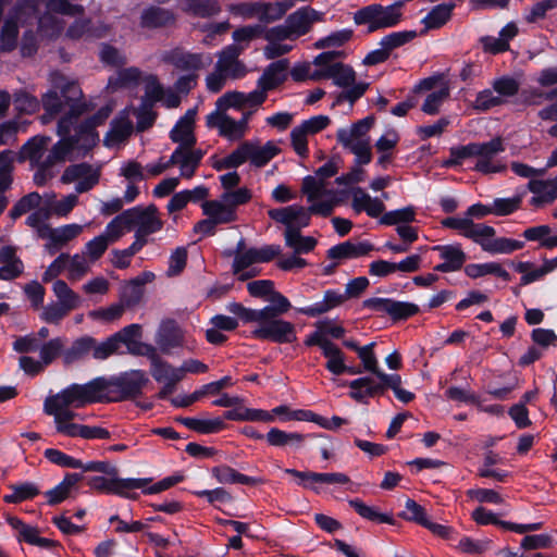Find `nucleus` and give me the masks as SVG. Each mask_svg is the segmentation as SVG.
Listing matches in <instances>:
<instances>
[{"instance_id":"f257e3e1","label":"nucleus","mask_w":557,"mask_h":557,"mask_svg":"<svg viewBox=\"0 0 557 557\" xmlns=\"http://www.w3.org/2000/svg\"><path fill=\"white\" fill-rule=\"evenodd\" d=\"M85 110V104L75 106L70 114L60 119L58 135L62 138L52 146L45 157L48 165L64 162L73 151L86 154L97 145L99 135L96 128L107 121L112 109L109 106L102 107L92 116L78 123V119Z\"/></svg>"},{"instance_id":"f03ea898","label":"nucleus","mask_w":557,"mask_h":557,"mask_svg":"<svg viewBox=\"0 0 557 557\" xmlns=\"http://www.w3.org/2000/svg\"><path fill=\"white\" fill-rule=\"evenodd\" d=\"M269 216L277 223L286 226L284 232L285 245L293 249L295 255L308 253L317 246V239L312 236H302L300 230L309 225V216L302 206H288L271 209Z\"/></svg>"},{"instance_id":"7ed1b4c3","label":"nucleus","mask_w":557,"mask_h":557,"mask_svg":"<svg viewBox=\"0 0 557 557\" xmlns=\"http://www.w3.org/2000/svg\"><path fill=\"white\" fill-rule=\"evenodd\" d=\"M404 4L405 2L400 0L389 5L371 3L357 10L352 20L358 26H367L368 34L392 28L403 21Z\"/></svg>"},{"instance_id":"20e7f679","label":"nucleus","mask_w":557,"mask_h":557,"mask_svg":"<svg viewBox=\"0 0 557 557\" xmlns=\"http://www.w3.org/2000/svg\"><path fill=\"white\" fill-rule=\"evenodd\" d=\"M98 379L103 381L101 388L103 403L135 398L141 394L143 388L149 382L143 370H131L119 376L110 379L99 376Z\"/></svg>"},{"instance_id":"39448f33","label":"nucleus","mask_w":557,"mask_h":557,"mask_svg":"<svg viewBox=\"0 0 557 557\" xmlns=\"http://www.w3.org/2000/svg\"><path fill=\"white\" fill-rule=\"evenodd\" d=\"M103 381L98 377L86 384H72L61 392L48 396L44 405L60 407L82 408L87 404L103 403L101 388Z\"/></svg>"},{"instance_id":"423d86ee","label":"nucleus","mask_w":557,"mask_h":557,"mask_svg":"<svg viewBox=\"0 0 557 557\" xmlns=\"http://www.w3.org/2000/svg\"><path fill=\"white\" fill-rule=\"evenodd\" d=\"M305 345L320 347L322 355L326 358L325 368L334 375H342L344 373L356 375L362 372L359 367L347 366L345 354L330 338H326L322 332H312L305 339Z\"/></svg>"},{"instance_id":"0eeeda50","label":"nucleus","mask_w":557,"mask_h":557,"mask_svg":"<svg viewBox=\"0 0 557 557\" xmlns=\"http://www.w3.org/2000/svg\"><path fill=\"white\" fill-rule=\"evenodd\" d=\"M505 150L503 139L495 137L487 143H471L470 149L466 151L468 154L475 157L476 163L474 170L483 174L499 173L505 170V165L500 164L496 157Z\"/></svg>"},{"instance_id":"6e6552de","label":"nucleus","mask_w":557,"mask_h":557,"mask_svg":"<svg viewBox=\"0 0 557 557\" xmlns=\"http://www.w3.org/2000/svg\"><path fill=\"white\" fill-rule=\"evenodd\" d=\"M150 481L151 479H119L116 476L107 479L96 475L88 480V485L99 492L112 493L122 497L136 499L137 494H131L128 491L144 488Z\"/></svg>"},{"instance_id":"1a4fd4ad","label":"nucleus","mask_w":557,"mask_h":557,"mask_svg":"<svg viewBox=\"0 0 557 557\" xmlns=\"http://www.w3.org/2000/svg\"><path fill=\"white\" fill-rule=\"evenodd\" d=\"M251 336L278 344L293 343L297 339L295 325L280 318L264 319L262 324H258V326L251 331Z\"/></svg>"},{"instance_id":"9d476101","label":"nucleus","mask_w":557,"mask_h":557,"mask_svg":"<svg viewBox=\"0 0 557 557\" xmlns=\"http://www.w3.org/2000/svg\"><path fill=\"white\" fill-rule=\"evenodd\" d=\"M161 61L173 65L176 70L187 73H197L208 66L212 59L208 54L194 53L182 47H175L161 54Z\"/></svg>"},{"instance_id":"9b49d317","label":"nucleus","mask_w":557,"mask_h":557,"mask_svg":"<svg viewBox=\"0 0 557 557\" xmlns=\"http://www.w3.org/2000/svg\"><path fill=\"white\" fill-rule=\"evenodd\" d=\"M125 211L129 228L136 227V234L148 237L163 227V222L154 205L146 208L135 207Z\"/></svg>"},{"instance_id":"f8f14e48","label":"nucleus","mask_w":557,"mask_h":557,"mask_svg":"<svg viewBox=\"0 0 557 557\" xmlns=\"http://www.w3.org/2000/svg\"><path fill=\"white\" fill-rule=\"evenodd\" d=\"M100 174V166L95 168L83 162L67 166L61 176V182L64 184L76 182V193L83 194L89 191L99 183Z\"/></svg>"},{"instance_id":"ddd939ff","label":"nucleus","mask_w":557,"mask_h":557,"mask_svg":"<svg viewBox=\"0 0 557 557\" xmlns=\"http://www.w3.org/2000/svg\"><path fill=\"white\" fill-rule=\"evenodd\" d=\"M251 197V191L242 187L236 190L224 191L218 200H208V207L221 214L219 221L231 223L237 220L236 208L247 203Z\"/></svg>"},{"instance_id":"4468645a","label":"nucleus","mask_w":557,"mask_h":557,"mask_svg":"<svg viewBox=\"0 0 557 557\" xmlns=\"http://www.w3.org/2000/svg\"><path fill=\"white\" fill-rule=\"evenodd\" d=\"M48 13H46L39 21L40 27L47 29L51 27V36H59L63 28V21L55 17L52 13L76 16L84 14V7L79 4H72L67 0H49L47 3Z\"/></svg>"},{"instance_id":"2eb2a0df","label":"nucleus","mask_w":557,"mask_h":557,"mask_svg":"<svg viewBox=\"0 0 557 557\" xmlns=\"http://www.w3.org/2000/svg\"><path fill=\"white\" fill-rule=\"evenodd\" d=\"M363 307L387 313L395 321L406 320L419 312V307L414 304L379 297L366 299Z\"/></svg>"},{"instance_id":"dca6fc26","label":"nucleus","mask_w":557,"mask_h":557,"mask_svg":"<svg viewBox=\"0 0 557 557\" xmlns=\"http://www.w3.org/2000/svg\"><path fill=\"white\" fill-rule=\"evenodd\" d=\"M245 47L242 45H230L219 53V60L215 63L216 70L224 73L230 78H239L246 75V65L239 60V55Z\"/></svg>"},{"instance_id":"f3484780","label":"nucleus","mask_w":557,"mask_h":557,"mask_svg":"<svg viewBox=\"0 0 557 557\" xmlns=\"http://www.w3.org/2000/svg\"><path fill=\"white\" fill-rule=\"evenodd\" d=\"M323 20V13L314 10L310 7H304L289 14L286 18L288 28L292 32L294 38L306 35L312 28L315 22Z\"/></svg>"},{"instance_id":"a211bd4d","label":"nucleus","mask_w":557,"mask_h":557,"mask_svg":"<svg viewBox=\"0 0 557 557\" xmlns=\"http://www.w3.org/2000/svg\"><path fill=\"white\" fill-rule=\"evenodd\" d=\"M196 110H188L175 124L170 133V138L178 144V148H194L196 136L194 134Z\"/></svg>"},{"instance_id":"6ab92c4d","label":"nucleus","mask_w":557,"mask_h":557,"mask_svg":"<svg viewBox=\"0 0 557 557\" xmlns=\"http://www.w3.org/2000/svg\"><path fill=\"white\" fill-rule=\"evenodd\" d=\"M289 62L287 59H281L270 63L257 82L265 92L278 88L288 76Z\"/></svg>"},{"instance_id":"aec40b11","label":"nucleus","mask_w":557,"mask_h":557,"mask_svg":"<svg viewBox=\"0 0 557 557\" xmlns=\"http://www.w3.org/2000/svg\"><path fill=\"white\" fill-rule=\"evenodd\" d=\"M530 191L535 194L531 198V205L534 207H543L553 203L557 199V176L554 180H531L528 184Z\"/></svg>"},{"instance_id":"412c9836","label":"nucleus","mask_w":557,"mask_h":557,"mask_svg":"<svg viewBox=\"0 0 557 557\" xmlns=\"http://www.w3.org/2000/svg\"><path fill=\"white\" fill-rule=\"evenodd\" d=\"M374 246L369 242L352 243L350 240L335 245L327 250V258L333 260L354 259L369 255Z\"/></svg>"},{"instance_id":"4be33fe9","label":"nucleus","mask_w":557,"mask_h":557,"mask_svg":"<svg viewBox=\"0 0 557 557\" xmlns=\"http://www.w3.org/2000/svg\"><path fill=\"white\" fill-rule=\"evenodd\" d=\"M373 116H367L351 125L349 129L341 128L336 134V138L342 146L350 145L356 141H370L367 136L374 124Z\"/></svg>"},{"instance_id":"5701e85b","label":"nucleus","mask_w":557,"mask_h":557,"mask_svg":"<svg viewBox=\"0 0 557 557\" xmlns=\"http://www.w3.org/2000/svg\"><path fill=\"white\" fill-rule=\"evenodd\" d=\"M348 386L349 396L358 403H367L368 398L383 394V385L369 376L356 379Z\"/></svg>"},{"instance_id":"b1692460","label":"nucleus","mask_w":557,"mask_h":557,"mask_svg":"<svg viewBox=\"0 0 557 557\" xmlns=\"http://www.w3.org/2000/svg\"><path fill=\"white\" fill-rule=\"evenodd\" d=\"M180 8L183 12L200 18H210L222 11L218 0H180Z\"/></svg>"},{"instance_id":"393cba45","label":"nucleus","mask_w":557,"mask_h":557,"mask_svg":"<svg viewBox=\"0 0 557 557\" xmlns=\"http://www.w3.org/2000/svg\"><path fill=\"white\" fill-rule=\"evenodd\" d=\"M175 23V15L171 10L160 7L145 9L140 16V25L145 28L166 27Z\"/></svg>"},{"instance_id":"a878e982","label":"nucleus","mask_w":557,"mask_h":557,"mask_svg":"<svg viewBox=\"0 0 557 557\" xmlns=\"http://www.w3.org/2000/svg\"><path fill=\"white\" fill-rule=\"evenodd\" d=\"M18 10L20 7L14 8L11 14L3 23L0 32V52H11L17 46L18 38Z\"/></svg>"},{"instance_id":"bb28decb","label":"nucleus","mask_w":557,"mask_h":557,"mask_svg":"<svg viewBox=\"0 0 557 557\" xmlns=\"http://www.w3.org/2000/svg\"><path fill=\"white\" fill-rule=\"evenodd\" d=\"M183 343V334L181 329L173 320L164 321L157 334V344L163 352L181 346Z\"/></svg>"},{"instance_id":"cd10ccee","label":"nucleus","mask_w":557,"mask_h":557,"mask_svg":"<svg viewBox=\"0 0 557 557\" xmlns=\"http://www.w3.org/2000/svg\"><path fill=\"white\" fill-rule=\"evenodd\" d=\"M346 300L347 295L330 289L324 293L323 299L321 301H318L310 307L301 308L299 309V312L308 317H318L335 307L341 306Z\"/></svg>"},{"instance_id":"c85d7f7f","label":"nucleus","mask_w":557,"mask_h":557,"mask_svg":"<svg viewBox=\"0 0 557 557\" xmlns=\"http://www.w3.org/2000/svg\"><path fill=\"white\" fill-rule=\"evenodd\" d=\"M50 137L35 136L30 138L21 149V157L28 160L32 165L45 162V152L47 150Z\"/></svg>"},{"instance_id":"c756f323","label":"nucleus","mask_w":557,"mask_h":557,"mask_svg":"<svg viewBox=\"0 0 557 557\" xmlns=\"http://www.w3.org/2000/svg\"><path fill=\"white\" fill-rule=\"evenodd\" d=\"M82 232L83 226L79 224H67L54 228L52 240L48 242L45 247L50 255H54L69 242L76 238Z\"/></svg>"},{"instance_id":"7c9ffc66","label":"nucleus","mask_w":557,"mask_h":557,"mask_svg":"<svg viewBox=\"0 0 557 557\" xmlns=\"http://www.w3.org/2000/svg\"><path fill=\"white\" fill-rule=\"evenodd\" d=\"M150 372L158 383L181 382L183 380L181 368L173 367L168 361L162 360L159 355L151 361Z\"/></svg>"},{"instance_id":"2f4dec72","label":"nucleus","mask_w":557,"mask_h":557,"mask_svg":"<svg viewBox=\"0 0 557 557\" xmlns=\"http://www.w3.org/2000/svg\"><path fill=\"white\" fill-rule=\"evenodd\" d=\"M134 126L127 114L123 112L121 116L111 123V129L104 138L107 146H113L126 140L133 133Z\"/></svg>"},{"instance_id":"473e14b6","label":"nucleus","mask_w":557,"mask_h":557,"mask_svg":"<svg viewBox=\"0 0 557 557\" xmlns=\"http://www.w3.org/2000/svg\"><path fill=\"white\" fill-rule=\"evenodd\" d=\"M83 479V475L79 473H67L63 481L58 484L54 488L46 492V497L48 498L49 505H57L65 500L70 494L72 488Z\"/></svg>"},{"instance_id":"72a5a7b5","label":"nucleus","mask_w":557,"mask_h":557,"mask_svg":"<svg viewBox=\"0 0 557 557\" xmlns=\"http://www.w3.org/2000/svg\"><path fill=\"white\" fill-rule=\"evenodd\" d=\"M248 150L249 161L257 168L264 166L280 152L278 147L273 141H268L264 146L248 141Z\"/></svg>"},{"instance_id":"f704fd0d","label":"nucleus","mask_w":557,"mask_h":557,"mask_svg":"<svg viewBox=\"0 0 557 557\" xmlns=\"http://www.w3.org/2000/svg\"><path fill=\"white\" fill-rule=\"evenodd\" d=\"M92 337L83 336L75 339L69 348H64L63 363L70 366L85 359L92 349Z\"/></svg>"},{"instance_id":"c9c22d12","label":"nucleus","mask_w":557,"mask_h":557,"mask_svg":"<svg viewBox=\"0 0 557 557\" xmlns=\"http://www.w3.org/2000/svg\"><path fill=\"white\" fill-rule=\"evenodd\" d=\"M306 435L301 433H288L277 428H272L265 435L269 445L274 447H300L306 440Z\"/></svg>"},{"instance_id":"e433bc0d","label":"nucleus","mask_w":557,"mask_h":557,"mask_svg":"<svg viewBox=\"0 0 557 557\" xmlns=\"http://www.w3.org/2000/svg\"><path fill=\"white\" fill-rule=\"evenodd\" d=\"M455 8V3H442L435 5L430 13L422 20L426 29H436L445 25Z\"/></svg>"},{"instance_id":"4c0bfd02","label":"nucleus","mask_w":557,"mask_h":557,"mask_svg":"<svg viewBox=\"0 0 557 557\" xmlns=\"http://www.w3.org/2000/svg\"><path fill=\"white\" fill-rule=\"evenodd\" d=\"M178 422L187 426L188 429L196 431L201 434H211L219 432L225 428V423L222 419L215 418L211 420H201L195 418H178Z\"/></svg>"},{"instance_id":"58836bf2","label":"nucleus","mask_w":557,"mask_h":557,"mask_svg":"<svg viewBox=\"0 0 557 557\" xmlns=\"http://www.w3.org/2000/svg\"><path fill=\"white\" fill-rule=\"evenodd\" d=\"M9 488L12 491V494H8L3 497V500L8 504H18L27 499H33L40 493L38 486L32 482L12 484Z\"/></svg>"},{"instance_id":"ea45409f","label":"nucleus","mask_w":557,"mask_h":557,"mask_svg":"<svg viewBox=\"0 0 557 557\" xmlns=\"http://www.w3.org/2000/svg\"><path fill=\"white\" fill-rule=\"evenodd\" d=\"M53 293L59 300V304L70 309L71 311L78 308L81 305V297L74 290H72L69 285L62 281L58 280L53 284Z\"/></svg>"},{"instance_id":"a19ab883","label":"nucleus","mask_w":557,"mask_h":557,"mask_svg":"<svg viewBox=\"0 0 557 557\" xmlns=\"http://www.w3.org/2000/svg\"><path fill=\"white\" fill-rule=\"evenodd\" d=\"M66 341L62 337H55L39 346L40 360L45 367L51 364L57 358L62 357Z\"/></svg>"},{"instance_id":"79ce46f5","label":"nucleus","mask_w":557,"mask_h":557,"mask_svg":"<svg viewBox=\"0 0 557 557\" xmlns=\"http://www.w3.org/2000/svg\"><path fill=\"white\" fill-rule=\"evenodd\" d=\"M523 247V242L506 237L492 238L488 243H482V249L490 253H511Z\"/></svg>"},{"instance_id":"37998d69","label":"nucleus","mask_w":557,"mask_h":557,"mask_svg":"<svg viewBox=\"0 0 557 557\" xmlns=\"http://www.w3.org/2000/svg\"><path fill=\"white\" fill-rule=\"evenodd\" d=\"M201 208H202L203 214H206L208 216V219L197 222L194 226V232L201 233L205 235H213L215 232V226L218 224L228 223L227 221H219L221 214L216 210L210 209L208 207V201H205L201 205Z\"/></svg>"},{"instance_id":"c03bdc74","label":"nucleus","mask_w":557,"mask_h":557,"mask_svg":"<svg viewBox=\"0 0 557 557\" xmlns=\"http://www.w3.org/2000/svg\"><path fill=\"white\" fill-rule=\"evenodd\" d=\"M12 101L18 114H34L40 108L39 100L23 89L13 94Z\"/></svg>"},{"instance_id":"a18cd8bd","label":"nucleus","mask_w":557,"mask_h":557,"mask_svg":"<svg viewBox=\"0 0 557 557\" xmlns=\"http://www.w3.org/2000/svg\"><path fill=\"white\" fill-rule=\"evenodd\" d=\"M348 504L357 511L359 516H361L364 519H368L370 521H376L380 523H395V520L393 519L392 516L379 512L374 507L366 505L360 499H350Z\"/></svg>"},{"instance_id":"49530a36","label":"nucleus","mask_w":557,"mask_h":557,"mask_svg":"<svg viewBox=\"0 0 557 557\" xmlns=\"http://www.w3.org/2000/svg\"><path fill=\"white\" fill-rule=\"evenodd\" d=\"M354 36V30L349 28L341 29L331 33L330 35L320 38L314 42L315 49H329V48H339L346 45L351 40Z\"/></svg>"},{"instance_id":"de8ad7c7","label":"nucleus","mask_w":557,"mask_h":557,"mask_svg":"<svg viewBox=\"0 0 557 557\" xmlns=\"http://www.w3.org/2000/svg\"><path fill=\"white\" fill-rule=\"evenodd\" d=\"M331 71L333 74L331 79H333V83L338 87L347 88L354 85L356 82V72L348 64L336 62L331 64Z\"/></svg>"},{"instance_id":"09e8293b","label":"nucleus","mask_w":557,"mask_h":557,"mask_svg":"<svg viewBox=\"0 0 557 557\" xmlns=\"http://www.w3.org/2000/svg\"><path fill=\"white\" fill-rule=\"evenodd\" d=\"M41 202V196L37 191H32L23 196L10 210V218L16 220L23 214L37 210Z\"/></svg>"},{"instance_id":"8fccbe9b","label":"nucleus","mask_w":557,"mask_h":557,"mask_svg":"<svg viewBox=\"0 0 557 557\" xmlns=\"http://www.w3.org/2000/svg\"><path fill=\"white\" fill-rule=\"evenodd\" d=\"M131 230L127 223L126 211L116 215L107 226L101 236H103L109 244L117 242L123 235L124 230Z\"/></svg>"},{"instance_id":"3c124183","label":"nucleus","mask_w":557,"mask_h":557,"mask_svg":"<svg viewBox=\"0 0 557 557\" xmlns=\"http://www.w3.org/2000/svg\"><path fill=\"white\" fill-rule=\"evenodd\" d=\"M270 302L269 306L263 308L267 318H280L288 312L292 308L289 300L281 293L274 290L272 295L267 298Z\"/></svg>"},{"instance_id":"603ef678","label":"nucleus","mask_w":557,"mask_h":557,"mask_svg":"<svg viewBox=\"0 0 557 557\" xmlns=\"http://www.w3.org/2000/svg\"><path fill=\"white\" fill-rule=\"evenodd\" d=\"M61 97L63 98L64 103L70 107L67 114L72 112L73 107L81 104L86 106V110L83 112V114L91 110L88 103L81 101L83 92L81 87L75 82H69L61 87Z\"/></svg>"},{"instance_id":"864d4df0","label":"nucleus","mask_w":557,"mask_h":557,"mask_svg":"<svg viewBox=\"0 0 557 557\" xmlns=\"http://www.w3.org/2000/svg\"><path fill=\"white\" fill-rule=\"evenodd\" d=\"M65 36L72 40H78L85 36L101 37L102 34L91 27L89 18L76 20L66 30Z\"/></svg>"},{"instance_id":"5fc2aeb1","label":"nucleus","mask_w":557,"mask_h":557,"mask_svg":"<svg viewBox=\"0 0 557 557\" xmlns=\"http://www.w3.org/2000/svg\"><path fill=\"white\" fill-rule=\"evenodd\" d=\"M505 103H507V100L503 99V97H498L493 88L484 89L478 92L473 102V109L484 112L492 108L500 107Z\"/></svg>"},{"instance_id":"6e6d98bb","label":"nucleus","mask_w":557,"mask_h":557,"mask_svg":"<svg viewBox=\"0 0 557 557\" xmlns=\"http://www.w3.org/2000/svg\"><path fill=\"white\" fill-rule=\"evenodd\" d=\"M492 88L498 97L507 100V98L513 97L519 92V82L510 76H502L492 82Z\"/></svg>"},{"instance_id":"4d7b16f0","label":"nucleus","mask_w":557,"mask_h":557,"mask_svg":"<svg viewBox=\"0 0 557 557\" xmlns=\"http://www.w3.org/2000/svg\"><path fill=\"white\" fill-rule=\"evenodd\" d=\"M433 250H437L446 262H448L456 270H460L466 261V253L459 246L446 245L435 246Z\"/></svg>"},{"instance_id":"13d9d810","label":"nucleus","mask_w":557,"mask_h":557,"mask_svg":"<svg viewBox=\"0 0 557 557\" xmlns=\"http://www.w3.org/2000/svg\"><path fill=\"white\" fill-rule=\"evenodd\" d=\"M417 37L416 30H404V32H396L388 34L384 36L380 42L382 47H385L388 52L393 51L394 49L401 47L411 40H413Z\"/></svg>"},{"instance_id":"bf43d9fd","label":"nucleus","mask_w":557,"mask_h":557,"mask_svg":"<svg viewBox=\"0 0 557 557\" xmlns=\"http://www.w3.org/2000/svg\"><path fill=\"white\" fill-rule=\"evenodd\" d=\"M290 5L283 2H261L260 22L271 23L282 18Z\"/></svg>"},{"instance_id":"052dcab7","label":"nucleus","mask_w":557,"mask_h":557,"mask_svg":"<svg viewBox=\"0 0 557 557\" xmlns=\"http://www.w3.org/2000/svg\"><path fill=\"white\" fill-rule=\"evenodd\" d=\"M495 235L494 227L486 224H475L470 219V225L466 232V237L471 238L482 247V243H488Z\"/></svg>"},{"instance_id":"680f3d73","label":"nucleus","mask_w":557,"mask_h":557,"mask_svg":"<svg viewBox=\"0 0 557 557\" xmlns=\"http://www.w3.org/2000/svg\"><path fill=\"white\" fill-rule=\"evenodd\" d=\"M92 349L91 352L92 357L97 360H104L109 358L111 355H114L119 352L120 345L111 335L102 343H97V341L92 337Z\"/></svg>"},{"instance_id":"e2e57ef3","label":"nucleus","mask_w":557,"mask_h":557,"mask_svg":"<svg viewBox=\"0 0 557 557\" xmlns=\"http://www.w3.org/2000/svg\"><path fill=\"white\" fill-rule=\"evenodd\" d=\"M416 212L412 207H406L399 210L386 212L381 218V223L385 225H396L414 221Z\"/></svg>"},{"instance_id":"0e129e2a","label":"nucleus","mask_w":557,"mask_h":557,"mask_svg":"<svg viewBox=\"0 0 557 557\" xmlns=\"http://www.w3.org/2000/svg\"><path fill=\"white\" fill-rule=\"evenodd\" d=\"M521 201V196H515L512 198H497L491 206L492 213L498 216L511 214L520 208Z\"/></svg>"},{"instance_id":"69168bd1","label":"nucleus","mask_w":557,"mask_h":557,"mask_svg":"<svg viewBox=\"0 0 557 557\" xmlns=\"http://www.w3.org/2000/svg\"><path fill=\"white\" fill-rule=\"evenodd\" d=\"M369 88L368 83H358L354 84L350 87H347L342 92L337 94L335 97V100L333 102V106H337L343 103L344 101H349L350 104H352L355 101H357L359 98H361L367 89Z\"/></svg>"},{"instance_id":"338daca9","label":"nucleus","mask_w":557,"mask_h":557,"mask_svg":"<svg viewBox=\"0 0 557 557\" xmlns=\"http://www.w3.org/2000/svg\"><path fill=\"white\" fill-rule=\"evenodd\" d=\"M302 193L309 202H313L324 196V182L315 176H306L302 181Z\"/></svg>"},{"instance_id":"774afa93","label":"nucleus","mask_w":557,"mask_h":557,"mask_svg":"<svg viewBox=\"0 0 557 557\" xmlns=\"http://www.w3.org/2000/svg\"><path fill=\"white\" fill-rule=\"evenodd\" d=\"M143 282L138 278L133 280L122 292L121 302L124 307H133L137 305L143 296Z\"/></svg>"}]
</instances>
